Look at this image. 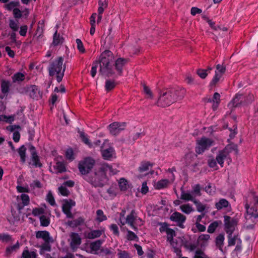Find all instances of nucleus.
Masks as SVG:
<instances>
[{
  "mask_svg": "<svg viewBox=\"0 0 258 258\" xmlns=\"http://www.w3.org/2000/svg\"><path fill=\"white\" fill-rule=\"evenodd\" d=\"M213 144V140L205 137H202L197 140L196 152L198 154H201L208 150Z\"/></svg>",
  "mask_w": 258,
  "mask_h": 258,
  "instance_id": "nucleus-7",
  "label": "nucleus"
},
{
  "mask_svg": "<svg viewBox=\"0 0 258 258\" xmlns=\"http://www.w3.org/2000/svg\"><path fill=\"white\" fill-rule=\"evenodd\" d=\"M253 204L245 205L246 213L245 218L247 222L255 223L258 221V196L253 198Z\"/></svg>",
  "mask_w": 258,
  "mask_h": 258,
  "instance_id": "nucleus-5",
  "label": "nucleus"
},
{
  "mask_svg": "<svg viewBox=\"0 0 258 258\" xmlns=\"http://www.w3.org/2000/svg\"><path fill=\"white\" fill-rule=\"evenodd\" d=\"M224 236L222 234H219L216 238V244L221 251H222V246L224 243Z\"/></svg>",
  "mask_w": 258,
  "mask_h": 258,
  "instance_id": "nucleus-39",
  "label": "nucleus"
},
{
  "mask_svg": "<svg viewBox=\"0 0 258 258\" xmlns=\"http://www.w3.org/2000/svg\"><path fill=\"white\" fill-rule=\"evenodd\" d=\"M205 191L210 195H213L215 192V187H212L211 184H209L205 187Z\"/></svg>",
  "mask_w": 258,
  "mask_h": 258,
  "instance_id": "nucleus-63",
  "label": "nucleus"
},
{
  "mask_svg": "<svg viewBox=\"0 0 258 258\" xmlns=\"http://www.w3.org/2000/svg\"><path fill=\"white\" fill-rule=\"evenodd\" d=\"M194 203L196 205L197 210L199 212H203L206 209V206L205 205H204L202 203L197 201L196 200L194 201Z\"/></svg>",
  "mask_w": 258,
  "mask_h": 258,
  "instance_id": "nucleus-50",
  "label": "nucleus"
},
{
  "mask_svg": "<svg viewBox=\"0 0 258 258\" xmlns=\"http://www.w3.org/2000/svg\"><path fill=\"white\" fill-rule=\"evenodd\" d=\"M63 59L59 57L55 59L49 66V73L51 76H55L58 82L62 81L66 70V66H63Z\"/></svg>",
  "mask_w": 258,
  "mask_h": 258,
  "instance_id": "nucleus-4",
  "label": "nucleus"
},
{
  "mask_svg": "<svg viewBox=\"0 0 258 258\" xmlns=\"http://www.w3.org/2000/svg\"><path fill=\"white\" fill-rule=\"evenodd\" d=\"M40 224L42 226H47L50 224V219L48 217L45 215H42L40 217Z\"/></svg>",
  "mask_w": 258,
  "mask_h": 258,
  "instance_id": "nucleus-46",
  "label": "nucleus"
},
{
  "mask_svg": "<svg viewBox=\"0 0 258 258\" xmlns=\"http://www.w3.org/2000/svg\"><path fill=\"white\" fill-rule=\"evenodd\" d=\"M109 229L111 231H112V233L117 236L119 235V229L117 225L115 224H111L109 227Z\"/></svg>",
  "mask_w": 258,
  "mask_h": 258,
  "instance_id": "nucleus-48",
  "label": "nucleus"
},
{
  "mask_svg": "<svg viewBox=\"0 0 258 258\" xmlns=\"http://www.w3.org/2000/svg\"><path fill=\"white\" fill-rule=\"evenodd\" d=\"M71 239V246L72 249H74L78 247L81 243V238L78 233H72L70 235Z\"/></svg>",
  "mask_w": 258,
  "mask_h": 258,
  "instance_id": "nucleus-19",
  "label": "nucleus"
},
{
  "mask_svg": "<svg viewBox=\"0 0 258 258\" xmlns=\"http://www.w3.org/2000/svg\"><path fill=\"white\" fill-rule=\"evenodd\" d=\"M37 254L36 250L29 251L27 247L26 249L24 250L22 257V258H36Z\"/></svg>",
  "mask_w": 258,
  "mask_h": 258,
  "instance_id": "nucleus-28",
  "label": "nucleus"
},
{
  "mask_svg": "<svg viewBox=\"0 0 258 258\" xmlns=\"http://www.w3.org/2000/svg\"><path fill=\"white\" fill-rule=\"evenodd\" d=\"M186 93V90L182 89H166L159 93L157 105L158 106L165 107L182 99Z\"/></svg>",
  "mask_w": 258,
  "mask_h": 258,
  "instance_id": "nucleus-1",
  "label": "nucleus"
},
{
  "mask_svg": "<svg viewBox=\"0 0 258 258\" xmlns=\"http://www.w3.org/2000/svg\"><path fill=\"white\" fill-rule=\"evenodd\" d=\"M63 38L57 34V30H56L54 34H53V42L52 44L54 46H57L59 44L62 43Z\"/></svg>",
  "mask_w": 258,
  "mask_h": 258,
  "instance_id": "nucleus-33",
  "label": "nucleus"
},
{
  "mask_svg": "<svg viewBox=\"0 0 258 258\" xmlns=\"http://www.w3.org/2000/svg\"><path fill=\"white\" fill-rule=\"evenodd\" d=\"M243 99V95L237 94L231 101L230 104L233 107H237L240 104V101Z\"/></svg>",
  "mask_w": 258,
  "mask_h": 258,
  "instance_id": "nucleus-38",
  "label": "nucleus"
},
{
  "mask_svg": "<svg viewBox=\"0 0 258 258\" xmlns=\"http://www.w3.org/2000/svg\"><path fill=\"white\" fill-rule=\"evenodd\" d=\"M169 183V181L167 179H161L158 182H157L154 186L156 189H161L166 187Z\"/></svg>",
  "mask_w": 258,
  "mask_h": 258,
  "instance_id": "nucleus-37",
  "label": "nucleus"
},
{
  "mask_svg": "<svg viewBox=\"0 0 258 258\" xmlns=\"http://www.w3.org/2000/svg\"><path fill=\"white\" fill-rule=\"evenodd\" d=\"M95 160L90 158L87 157L80 161L78 164V169L82 175H86L92 170L95 165Z\"/></svg>",
  "mask_w": 258,
  "mask_h": 258,
  "instance_id": "nucleus-8",
  "label": "nucleus"
},
{
  "mask_svg": "<svg viewBox=\"0 0 258 258\" xmlns=\"http://www.w3.org/2000/svg\"><path fill=\"white\" fill-rule=\"evenodd\" d=\"M153 166V164L149 162H143L139 167V171L142 173L149 170Z\"/></svg>",
  "mask_w": 258,
  "mask_h": 258,
  "instance_id": "nucleus-31",
  "label": "nucleus"
},
{
  "mask_svg": "<svg viewBox=\"0 0 258 258\" xmlns=\"http://www.w3.org/2000/svg\"><path fill=\"white\" fill-rule=\"evenodd\" d=\"M105 230L104 227H100L99 229L91 230L86 234V237L91 239L100 237L103 234H104Z\"/></svg>",
  "mask_w": 258,
  "mask_h": 258,
  "instance_id": "nucleus-18",
  "label": "nucleus"
},
{
  "mask_svg": "<svg viewBox=\"0 0 258 258\" xmlns=\"http://www.w3.org/2000/svg\"><path fill=\"white\" fill-rule=\"evenodd\" d=\"M49 170L51 172L58 173L65 172L66 168L63 162L56 160L52 166H49Z\"/></svg>",
  "mask_w": 258,
  "mask_h": 258,
  "instance_id": "nucleus-15",
  "label": "nucleus"
},
{
  "mask_svg": "<svg viewBox=\"0 0 258 258\" xmlns=\"http://www.w3.org/2000/svg\"><path fill=\"white\" fill-rule=\"evenodd\" d=\"M222 76H223L222 75H221L219 73H218L217 72H216L215 71V75H214L213 78L212 79V80L211 82V84L212 85H215L220 80V79L221 78Z\"/></svg>",
  "mask_w": 258,
  "mask_h": 258,
  "instance_id": "nucleus-60",
  "label": "nucleus"
},
{
  "mask_svg": "<svg viewBox=\"0 0 258 258\" xmlns=\"http://www.w3.org/2000/svg\"><path fill=\"white\" fill-rule=\"evenodd\" d=\"M192 191H191L194 196L196 198L197 196H201V186L199 184H195L192 186Z\"/></svg>",
  "mask_w": 258,
  "mask_h": 258,
  "instance_id": "nucleus-41",
  "label": "nucleus"
},
{
  "mask_svg": "<svg viewBox=\"0 0 258 258\" xmlns=\"http://www.w3.org/2000/svg\"><path fill=\"white\" fill-rule=\"evenodd\" d=\"M194 258H209L205 253L201 250H197Z\"/></svg>",
  "mask_w": 258,
  "mask_h": 258,
  "instance_id": "nucleus-64",
  "label": "nucleus"
},
{
  "mask_svg": "<svg viewBox=\"0 0 258 258\" xmlns=\"http://www.w3.org/2000/svg\"><path fill=\"white\" fill-rule=\"evenodd\" d=\"M170 219L175 222L180 228H183L184 227V223L186 220V217L180 213L178 212L173 213L170 216Z\"/></svg>",
  "mask_w": 258,
  "mask_h": 258,
  "instance_id": "nucleus-11",
  "label": "nucleus"
},
{
  "mask_svg": "<svg viewBox=\"0 0 258 258\" xmlns=\"http://www.w3.org/2000/svg\"><path fill=\"white\" fill-rule=\"evenodd\" d=\"M125 127V122H114L108 126V130L111 134L116 135L123 130Z\"/></svg>",
  "mask_w": 258,
  "mask_h": 258,
  "instance_id": "nucleus-14",
  "label": "nucleus"
},
{
  "mask_svg": "<svg viewBox=\"0 0 258 258\" xmlns=\"http://www.w3.org/2000/svg\"><path fill=\"white\" fill-rule=\"evenodd\" d=\"M118 258H132L126 251L118 249Z\"/></svg>",
  "mask_w": 258,
  "mask_h": 258,
  "instance_id": "nucleus-59",
  "label": "nucleus"
},
{
  "mask_svg": "<svg viewBox=\"0 0 258 258\" xmlns=\"http://www.w3.org/2000/svg\"><path fill=\"white\" fill-rule=\"evenodd\" d=\"M180 198L185 201H190L192 202H194L196 200L195 197L194 196L191 192H185L182 191Z\"/></svg>",
  "mask_w": 258,
  "mask_h": 258,
  "instance_id": "nucleus-27",
  "label": "nucleus"
},
{
  "mask_svg": "<svg viewBox=\"0 0 258 258\" xmlns=\"http://www.w3.org/2000/svg\"><path fill=\"white\" fill-rule=\"evenodd\" d=\"M77 47L80 52L83 53L85 52V49L84 47L83 44L80 39H77L76 40Z\"/></svg>",
  "mask_w": 258,
  "mask_h": 258,
  "instance_id": "nucleus-54",
  "label": "nucleus"
},
{
  "mask_svg": "<svg viewBox=\"0 0 258 258\" xmlns=\"http://www.w3.org/2000/svg\"><path fill=\"white\" fill-rule=\"evenodd\" d=\"M46 201L50 205L55 206V202L54 197L50 191H49L46 196Z\"/></svg>",
  "mask_w": 258,
  "mask_h": 258,
  "instance_id": "nucleus-58",
  "label": "nucleus"
},
{
  "mask_svg": "<svg viewBox=\"0 0 258 258\" xmlns=\"http://www.w3.org/2000/svg\"><path fill=\"white\" fill-rule=\"evenodd\" d=\"M80 137L82 139V141L86 145H87L89 147H91V144L89 142V140L87 136L82 132L80 133Z\"/></svg>",
  "mask_w": 258,
  "mask_h": 258,
  "instance_id": "nucleus-57",
  "label": "nucleus"
},
{
  "mask_svg": "<svg viewBox=\"0 0 258 258\" xmlns=\"http://www.w3.org/2000/svg\"><path fill=\"white\" fill-rule=\"evenodd\" d=\"M144 93L147 95V97L150 99L153 98V94L150 89L145 84L143 85Z\"/></svg>",
  "mask_w": 258,
  "mask_h": 258,
  "instance_id": "nucleus-56",
  "label": "nucleus"
},
{
  "mask_svg": "<svg viewBox=\"0 0 258 258\" xmlns=\"http://www.w3.org/2000/svg\"><path fill=\"white\" fill-rule=\"evenodd\" d=\"M15 119V115L7 116L0 115V121H5L7 123H12Z\"/></svg>",
  "mask_w": 258,
  "mask_h": 258,
  "instance_id": "nucleus-42",
  "label": "nucleus"
},
{
  "mask_svg": "<svg viewBox=\"0 0 258 258\" xmlns=\"http://www.w3.org/2000/svg\"><path fill=\"white\" fill-rule=\"evenodd\" d=\"M220 95L218 93H215L214 94L213 97L212 99L208 98L207 99V102H212L213 103L212 104V108L213 110H216L220 103Z\"/></svg>",
  "mask_w": 258,
  "mask_h": 258,
  "instance_id": "nucleus-23",
  "label": "nucleus"
},
{
  "mask_svg": "<svg viewBox=\"0 0 258 258\" xmlns=\"http://www.w3.org/2000/svg\"><path fill=\"white\" fill-rule=\"evenodd\" d=\"M44 213V210L42 208H36L33 209L32 210V214L34 216H42Z\"/></svg>",
  "mask_w": 258,
  "mask_h": 258,
  "instance_id": "nucleus-47",
  "label": "nucleus"
},
{
  "mask_svg": "<svg viewBox=\"0 0 258 258\" xmlns=\"http://www.w3.org/2000/svg\"><path fill=\"white\" fill-rule=\"evenodd\" d=\"M118 183L121 191H126L130 187L128 181L124 178H120L118 180Z\"/></svg>",
  "mask_w": 258,
  "mask_h": 258,
  "instance_id": "nucleus-25",
  "label": "nucleus"
},
{
  "mask_svg": "<svg viewBox=\"0 0 258 258\" xmlns=\"http://www.w3.org/2000/svg\"><path fill=\"white\" fill-rule=\"evenodd\" d=\"M217 161L214 158H210L208 160V163L210 167L214 168V170L218 169L217 166Z\"/></svg>",
  "mask_w": 258,
  "mask_h": 258,
  "instance_id": "nucleus-55",
  "label": "nucleus"
},
{
  "mask_svg": "<svg viewBox=\"0 0 258 258\" xmlns=\"http://www.w3.org/2000/svg\"><path fill=\"white\" fill-rule=\"evenodd\" d=\"M102 243L103 241L101 240H97L91 242L89 246L91 252L94 253H96L99 250Z\"/></svg>",
  "mask_w": 258,
  "mask_h": 258,
  "instance_id": "nucleus-24",
  "label": "nucleus"
},
{
  "mask_svg": "<svg viewBox=\"0 0 258 258\" xmlns=\"http://www.w3.org/2000/svg\"><path fill=\"white\" fill-rule=\"evenodd\" d=\"M101 154L103 158L105 160H111L115 157V151L112 147L102 150Z\"/></svg>",
  "mask_w": 258,
  "mask_h": 258,
  "instance_id": "nucleus-21",
  "label": "nucleus"
},
{
  "mask_svg": "<svg viewBox=\"0 0 258 258\" xmlns=\"http://www.w3.org/2000/svg\"><path fill=\"white\" fill-rule=\"evenodd\" d=\"M180 210L184 213L186 214H189L192 211H194V209L192 206L189 204H183L180 206Z\"/></svg>",
  "mask_w": 258,
  "mask_h": 258,
  "instance_id": "nucleus-35",
  "label": "nucleus"
},
{
  "mask_svg": "<svg viewBox=\"0 0 258 258\" xmlns=\"http://www.w3.org/2000/svg\"><path fill=\"white\" fill-rule=\"evenodd\" d=\"M210 236L207 234H201L197 239V243L201 247H205L208 244Z\"/></svg>",
  "mask_w": 258,
  "mask_h": 258,
  "instance_id": "nucleus-20",
  "label": "nucleus"
},
{
  "mask_svg": "<svg viewBox=\"0 0 258 258\" xmlns=\"http://www.w3.org/2000/svg\"><path fill=\"white\" fill-rule=\"evenodd\" d=\"M28 92L31 98L38 100L42 97V93L36 85H31L28 88Z\"/></svg>",
  "mask_w": 258,
  "mask_h": 258,
  "instance_id": "nucleus-17",
  "label": "nucleus"
},
{
  "mask_svg": "<svg viewBox=\"0 0 258 258\" xmlns=\"http://www.w3.org/2000/svg\"><path fill=\"white\" fill-rule=\"evenodd\" d=\"M36 237L37 238L42 239L45 242H49L52 241L51 237L50 236L49 233L46 231H38L36 233Z\"/></svg>",
  "mask_w": 258,
  "mask_h": 258,
  "instance_id": "nucleus-22",
  "label": "nucleus"
},
{
  "mask_svg": "<svg viewBox=\"0 0 258 258\" xmlns=\"http://www.w3.org/2000/svg\"><path fill=\"white\" fill-rule=\"evenodd\" d=\"M75 205V202L72 200H64L62 207V211L66 214L67 218H72L73 217L71 209Z\"/></svg>",
  "mask_w": 258,
  "mask_h": 258,
  "instance_id": "nucleus-12",
  "label": "nucleus"
},
{
  "mask_svg": "<svg viewBox=\"0 0 258 258\" xmlns=\"http://www.w3.org/2000/svg\"><path fill=\"white\" fill-rule=\"evenodd\" d=\"M31 152L30 161L29 162L30 166L33 167H41L42 165L40 162V158L37 154L34 147L31 146L30 148Z\"/></svg>",
  "mask_w": 258,
  "mask_h": 258,
  "instance_id": "nucleus-10",
  "label": "nucleus"
},
{
  "mask_svg": "<svg viewBox=\"0 0 258 258\" xmlns=\"http://www.w3.org/2000/svg\"><path fill=\"white\" fill-rule=\"evenodd\" d=\"M21 200L24 206H27L30 203V198L28 195L22 194L20 196Z\"/></svg>",
  "mask_w": 258,
  "mask_h": 258,
  "instance_id": "nucleus-49",
  "label": "nucleus"
},
{
  "mask_svg": "<svg viewBox=\"0 0 258 258\" xmlns=\"http://www.w3.org/2000/svg\"><path fill=\"white\" fill-rule=\"evenodd\" d=\"M228 147H226L224 149L219 151L216 157L217 163L221 167L223 166L224 161L227 156L228 155Z\"/></svg>",
  "mask_w": 258,
  "mask_h": 258,
  "instance_id": "nucleus-16",
  "label": "nucleus"
},
{
  "mask_svg": "<svg viewBox=\"0 0 258 258\" xmlns=\"http://www.w3.org/2000/svg\"><path fill=\"white\" fill-rule=\"evenodd\" d=\"M224 230L228 235H232L237 226V221L228 216H224Z\"/></svg>",
  "mask_w": 258,
  "mask_h": 258,
  "instance_id": "nucleus-9",
  "label": "nucleus"
},
{
  "mask_svg": "<svg viewBox=\"0 0 258 258\" xmlns=\"http://www.w3.org/2000/svg\"><path fill=\"white\" fill-rule=\"evenodd\" d=\"M25 78V75L21 73H17L12 77V80L14 83L23 81Z\"/></svg>",
  "mask_w": 258,
  "mask_h": 258,
  "instance_id": "nucleus-40",
  "label": "nucleus"
},
{
  "mask_svg": "<svg viewBox=\"0 0 258 258\" xmlns=\"http://www.w3.org/2000/svg\"><path fill=\"white\" fill-rule=\"evenodd\" d=\"M20 247V244L18 241L17 242V243L14 244L13 246H10L6 248V254L7 255H10L11 253H12L13 251H16L17 249H19Z\"/></svg>",
  "mask_w": 258,
  "mask_h": 258,
  "instance_id": "nucleus-43",
  "label": "nucleus"
},
{
  "mask_svg": "<svg viewBox=\"0 0 258 258\" xmlns=\"http://www.w3.org/2000/svg\"><path fill=\"white\" fill-rule=\"evenodd\" d=\"M84 222V220L83 218L79 217V218L74 220L69 221L67 223L68 225L71 227H77L79 225H81Z\"/></svg>",
  "mask_w": 258,
  "mask_h": 258,
  "instance_id": "nucleus-34",
  "label": "nucleus"
},
{
  "mask_svg": "<svg viewBox=\"0 0 258 258\" xmlns=\"http://www.w3.org/2000/svg\"><path fill=\"white\" fill-rule=\"evenodd\" d=\"M218 226V223L217 221H215L211 223L208 228V232L213 233L215 232V230Z\"/></svg>",
  "mask_w": 258,
  "mask_h": 258,
  "instance_id": "nucleus-51",
  "label": "nucleus"
},
{
  "mask_svg": "<svg viewBox=\"0 0 258 258\" xmlns=\"http://www.w3.org/2000/svg\"><path fill=\"white\" fill-rule=\"evenodd\" d=\"M10 27L15 32L17 31L19 29L18 22H16L13 20H10L9 23Z\"/></svg>",
  "mask_w": 258,
  "mask_h": 258,
  "instance_id": "nucleus-62",
  "label": "nucleus"
},
{
  "mask_svg": "<svg viewBox=\"0 0 258 258\" xmlns=\"http://www.w3.org/2000/svg\"><path fill=\"white\" fill-rule=\"evenodd\" d=\"M107 219V216L104 214L102 210H97L96 213L95 221L101 223Z\"/></svg>",
  "mask_w": 258,
  "mask_h": 258,
  "instance_id": "nucleus-26",
  "label": "nucleus"
},
{
  "mask_svg": "<svg viewBox=\"0 0 258 258\" xmlns=\"http://www.w3.org/2000/svg\"><path fill=\"white\" fill-rule=\"evenodd\" d=\"M115 86L114 81L111 80H107L105 83V89L107 91H110L113 89Z\"/></svg>",
  "mask_w": 258,
  "mask_h": 258,
  "instance_id": "nucleus-53",
  "label": "nucleus"
},
{
  "mask_svg": "<svg viewBox=\"0 0 258 258\" xmlns=\"http://www.w3.org/2000/svg\"><path fill=\"white\" fill-rule=\"evenodd\" d=\"M229 205V203L228 201L224 199H220L219 202L215 204V208L218 210H220L223 208L228 207Z\"/></svg>",
  "mask_w": 258,
  "mask_h": 258,
  "instance_id": "nucleus-29",
  "label": "nucleus"
},
{
  "mask_svg": "<svg viewBox=\"0 0 258 258\" xmlns=\"http://www.w3.org/2000/svg\"><path fill=\"white\" fill-rule=\"evenodd\" d=\"M127 60L123 58H118L112 63L114 67V71L115 74H117L119 76L122 74V69L126 63Z\"/></svg>",
  "mask_w": 258,
  "mask_h": 258,
  "instance_id": "nucleus-13",
  "label": "nucleus"
},
{
  "mask_svg": "<svg viewBox=\"0 0 258 258\" xmlns=\"http://www.w3.org/2000/svg\"><path fill=\"white\" fill-rule=\"evenodd\" d=\"M117 170L113 169L112 167L106 163L100 164L95 169L93 175L85 178V180L95 187H101L106 179L107 174L109 175L115 174Z\"/></svg>",
  "mask_w": 258,
  "mask_h": 258,
  "instance_id": "nucleus-2",
  "label": "nucleus"
},
{
  "mask_svg": "<svg viewBox=\"0 0 258 258\" xmlns=\"http://www.w3.org/2000/svg\"><path fill=\"white\" fill-rule=\"evenodd\" d=\"M127 239L128 240L132 241V240H136L138 241V237L137 235L133 231L131 230H127Z\"/></svg>",
  "mask_w": 258,
  "mask_h": 258,
  "instance_id": "nucleus-52",
  "label": "nucleus"
},
{
  "mask_svg": "<svg viewBox=\"0 0 258 258\" xmlns=\"http://www.w3.org/2000/svg\"><path fill=\"white\" fill-rule=\"evenodd\" d=\"M98 3V13L103 14L104 10L107 7L108 2L106 0H99Z\"/></svg>",
  "mask_w": 258,
  "mask_h": 258,
  "instance_id": "nucleus-36",
  "label": "nucleus"
},
{
  "mask_svg": "<svg viewBox=\"0 0 258 258\" xmlns=\"http://www.w3.org/2000/svg\"><path fill=\"white\" fill-rule=\"evenodd\" d=\"M119 221L120 227L127 224L135 230L137 229V225L141 226L143 224V221L138 216V214L135 210H132L131 213L127 215L125 221H123L121 218H119Z\"/></svg>",
  "mask_w": 258,
  "mask_h": 258,
  "instance_id": "nucleus-6",
  "label": "nucleus"
},
{
  "mask_svg": "<svg viewBox=\"0 0 258 258\" xmlns=\"http://www.w3.org/2000/svg\"><path fill=\"white\" fill-rule=\"evenodd\" d=\"M160 227L159 228V231L161 233H166L167 234L172 229L169 228V225L166 223H160L159 224Z\"/></svg>",
  "mask_w": 258,
  "mask_h": 258,
  "instance_id": "nucleus-44",
  "label": "nucleus"
},
{
  "mask_svg": "<svg viewBox=\"0 0 258 258\" xmlns=\"http://www.w3.org/2000/svg\"><path fill=\"white\" fill-rule=\"evenodd\" d=\"M49 242H45L40 246V254L42 255L45 251H50L51 246L49 243Z\"/></svg>",
  "mask_w": 258,
  "mask_h": 258,
  "instance_id": "nucleus-45",
  "label": "nucleus"
},
{
  "mask_svg": "<svg viewBox=\"0 0 258 258\" xmlns=\"http://www.w3.org/2000/svg\"><path fill=\"white\" fill-rule=\"evenodd\" d=\"M26 148L24 145L21 146L18 150V152L21 158V161L24 163L26 161Z\"/></svg>",
  "mask_w": 258,
  "mask_h": 258,
  "instance_id": "nucleus-32",
  "label": "nucleus"
},
{
  "mask_svg": "<svg viewBox=\"0 0 258 258\" xmlns=\"http://www.w3.org/2000/svg\"><path fill=\"white\" fill-rule=\"evenodd\" d=\"M167 235V241L169 242L171 245H174L175 243L177 242V241L174 240L173 237L176 236V232L173 229L170 230L166 234Z\"/></svg>",
  "mask_w": 258,
  "mask_h": 258,
  "instance_id": "nucleus-30",
  "label": "nucleus"
},
{
  "mask_svg": "<svg viewBox=\"0 0 258 258\" xmlns=\"http://www.w3.org/2000/svg\"><path fill=\"white\" fill-rule=\"evenodd\" d=\"M58 191L59 193L63 196H68L70 194L69 190L63 185L58 187Z\"/></svg>",
  "mask_w": 258,
  "mask_h": 258,
  "instance_id": "nucleus-61",
  "label": "nucleus"
},
{
  "mask_svg": "<svg viewBox=\"0 0 258 258\" xmlns=\"http://www.w3.org/2000/svg\"><path fill=\"white\" fill-rule=\"evenodd\" d=\"M114 55L111 51L106 50L102 52L99 57L100 72L108 77L114 75Z\"/></svg>",
  "mask_w": 258,
  "mask_h": 258,
  "instance_id": "nucleus-3",
  "label": "nucleus"
}]
</instances>
